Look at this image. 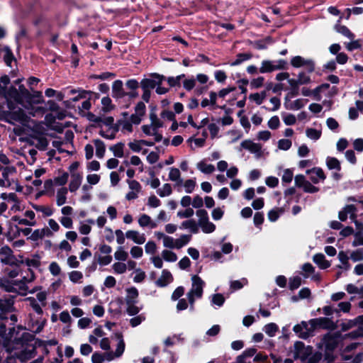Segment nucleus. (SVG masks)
<instances>
[{
	"label": "nucleus",
	"mask_w": 363,
	"mask_h": 363,
	"mask_svg": "<svg viewBox=\"0 0 363 363\" xmlns=\"http://www.w3.org/2000/svg\"><path fill=\"white\" fill-rule=\"evenodd\" d=\"M0 94L4 95L8 100H13L21 104H23L25 100H29L31 98L30 92L22 84L18 86V89L11 86L6 90L5 87L2 86L0 84Z\"/></svg>",
	"instance_id": "f257e3e1"
},
{
	"label": "nucleus",
	"mask_w": 363,
	"mask_h": 363,
	"mask_svg": "<svg viewBox=\"0 0 363 363\" xmlns=\"http://www.w3.org/2000/svg\"><path fill=\"white\" fill-rule=\"evenodd\" d=\"M196 214L199 218L198 226L201 227L203 233H211L216 230V225L209 221L208 213L205 209L197 210Z\"/></svg>",
	"instance_id": "f03ea898"
},
{
	"label": "nucleus",
	"mask_w": 363,
	"mask_h": 363,
	"mask_svg": "<svg viewBox=\"0 0 363 363\" xmlns=\"http://www.w3.org/2000/svg\"><path fill=\"white\" fill-rule=\"evenodd\" d=\"M292 352L294 359H300L301 361H306L312 353V347H306L302 342L297 341L294 345Z\"/></svg>",
	"instance_id": "7ed1b4c3"
},
{
	"label": "nucleus",
	"mask_w": 363,
	"mask_h": 363,
	"mask_svg": "<svg viewBox=\"0 0 363 363\" xmlns=\"http://www.w3.org/2000/svg\"><path fill=\"white\" fill-rule=\"evenodd\" d=\"M294 332L301 338L306 339L310 337L314 331L313 325L309 322L302 321L294 327Z\"/></svg>",
	"instance_id": "20e7f679"
},
{
	"label": "nucleus",
	"mask_w": 363,
	"mask_h": 363,
	"mask_svg": "<svg viewBox=\"0 0 363 363\" xmlns=\"http://www.w3.org/2000/svg\"><path fill=\"white\" fill-rule=\"evenodd\" d=\"M357 209L354 205H346L342 211L338 213V218L341 221H345L347 218V215H350V218L352 220L354 221L357 225H363V224L359 223L357 221Z\"/></svg>",
	"instance_id": "39448f33"
},
{
	"label": "nucleus",
	"mask_w": 363,
	"mask_h": 363,
	"mask_svg": "<svg viewBox=\"0 0 363 363\" xmlns=\"http://www.w3.org/2000/svg\"><path fill=\"white\" fill-rule=\"evenodd\" d=\"M286 64V62L283 60L278 61L277 64H274L273 62L269 60H264L262 61L261 67L259 68V72L268 73L277 69H284Z\"/></svg>",
	"instance_id": "423d86ee"
},
{
	"label": "nucleus",
	"mask_w": 363,
	"mask_h": 363,
	"mask_svg": "<svg viewBox=\"0 0 363 363\" xmlns=\"http://www.w3.org/2000/svg\"><path fill=\"white\" fill-rule=\"evenodd\" d=\"M153 79H143L140 82V86L143 89L151 90L154 89L157 85H160L164 77L158 74H152Z\"/></svg>",
	"instance_id": "0eeeda50"
},
{
	"label": "nucleus",
	"mask_w": 363,
	"mask_h": 363,
	"mask_svg": "<svg viewBox=\"0 0 363 363\" xmlns=\"http://www.w3.org/2000/svg\"><path fill=\"white\" fill-rule=\"evenodd\" d=\"M0 261L4 264H15L16 258L13 255V251L9 246H4L0 249Z\"/></svg>",
	"instance_id": "6e6552de"
},
{
	"label": "nucleus",
	"mask_w": 363,
	"mask_h": 363,
	"mask_svg": "<svg viewBox=\"0 0 363 363\" xmlns=\"http://www.w3.org/2000/svg\"><path fill=\"white\" fill-rule=\"evenodd\" d=\"M309 324L313 325L314 330L316 328L324 329H333L335 328L333 322L328 318H314L309 320Z\"/></svg>",
	"instance_id": "1a4fd4ad"
},
{
	"label": "nucleus",
	"mask_w": 363,
	"mask_h": 363,
	"mask_svg": "<svg viewBox=\"0 0 363 363\" xmlns=\"http://www.w3.org/2000/svg\"><path fill=\"white\" fill-rule=\"evenodd\" d=\"M28 117L25 113L24 111L21 108L13 111L8 115V121L11 123L18 122L24 124L26 122H28Z\"/></svg>",
	"instance_id": "9d476101"
},
{
	"label": "nucleus",
	"mask_w": 363,
	"mask_h": 363,
	"mask_svg": "<svg viewBox=\"0 0 363 363\" xmlns=\"http://www.w3.org/2000/svg\"><path fill=\"white\" fill-rule=\"evenodd\" d=\"M240 146L243 149L256 155L257 157L262 155V145L259 143H254L250 140H245L241 143Z\"/></svg>",
	"instance_id": "9b49d317"
},
{
	"label": "nucleus",
	"mask_w": 363,
	"mask_h": 363,
	"mask_svg": "<svg viewBox=\"0 0 363 363\" xmlns=\"http://www.w3.org/2000/svg\"><path fill=\"white\" fill-rule=\"evenodd\" d=\"M291 64L294 67L306 66L309 72L314 70L313 62L311 60H306L301 56H296L291 59Z\"/></svg>",
	"instance_id": "f8f14e48"
},
{
	"label": "nucleus",
	"mask_w": 363,
	"mask_h": 363,
	"mask_svg": "<svg viewBox=\"0 0 363 363\" xmlns=\"http://www.w3.org/2000/svg\"><path fill=\"white\" fill-rule=\"evenodd\" d=\"M192 282V288L190 290L189 293L191 294L195 295L196 297L197 298L201 297L203 294V286L204 282L199 277L196 275L193 276Z\"/></svg>",
	"instance_id": "ddd939ff"
},
{
	"label": "nucleus",
	"mask_w": 363,
	"mask_h": 363,
	"mask_svg": "<svg viewBox=\"0 0 363 363\" xmlns=\"http://www.w3.org/2000/svg\"><path fill=\"white\" fill-rule=\"evenodd\" d=\"M310 175V179L314 183L318 184L320 181H324L326 178L323 170L319 167H313L306 171Z\"/></svg>",
	"instance_id": "4468645a"
},
{
	"label": "nucleus",
	"mask_w": 363,
	"mask_h": 363,
	"mask_svg": "<svg viewBox=\"0 0 363 363\" xmlns=\"http://www.w3.org/2000/svg\"><path fill=\"white\" fill-rule=\"evenodd\" d=\"M27 128L32 132L30 135H35L38 136L43 135L46 131L44 123L43 122H37L35 121H28Z\"/></svg>",
	"instance_id": "2eb2a0df"
},
{
	"label": "nucleus",
	"mask_w": 363,
	"mask_h": 363,
	"mask_svg": "<svg viewBox=\"0 0 363 363\" xmlns=\"http://www.w3.org/2000/svg\"><path fill=\"white\" fill-rule=\"evenodd\" d=\"M32 140L30 144L40 150H45L48 145V140L42 135H30Z\"/></svg>",
	"instance_id": "dca6fc26"
},
{
	"label": "nucleus",
	"mask_w": 363,
	"mask_h": 363,
	"mask_svg": "<svg viewBox=\"0 0 363 363\" xmlns=\"http://www.w3.org/2000/svg\"><path fill=\"white\" fill-rule=\"evenodd\" d=\"M125 237L128 239L132 240L135 243L138 245L143 244L145 240V236L144 234H140L138 231L136 230H128L125 233Z\"/></svg>",
	"instance_id": "f3484780"
},
{
	"label": "nucleus",
	"mask_w": 363,
	"mask_h": 363,
	"mask_svg": "<svg viewBox=\"0 0 363 363\" xmlns=\"http://www.w3.org/2000/svg\"><path fill=\"white\" fill-rule=\"evenodd\" d=\"M52 232L48 228H43L41 229L35 230L30 235V239L36 241L39 239H42L44 237H51Z\"/></svg>",
	"instance_id": "a211bd4d"
},
{
	"label": "nucleus",
	"mask_w": 363,
	"mask_h": 363,
	"mask_svg": "<svg viewBox=\"0 0 363 363\" xmlns=\"http://www.w3.org/2000/svg\"><path fill=\"white\" fill-rule=\"evenodd\" d=\"M82 177L79 173H73L71 175V180L69 184V190L71 192L77 191L81 185Z\"/></svg>",
	"instance_id": "6ab92c4d"
},
{
	"label": "nucleus",
	"mask_w": 363,
	"mask_h": 363,
	"mask_svg": "<svg viewBox=\"0 0 363 363\" xmlns=\"http://www.w3.org/2000/svg\"><path fill=\"white\" fill-rule=\"evenodd\" d=\"M173 279L172 274L164 269L162 271L160 277L157 280L156 284L158 286L164 287L166 286L169 283H170Z\"/></svg>",
	"instance_id": "aec40b11"
},
{
	"label": "nucleus",
	"mask_w": 363,
	"mask_h": 363,
	"mask_svg": "<svg viewBox=\"0 0 363 363\" xmlns=\"http://www.w3.org/2000/svg\"><path fill=\"white\" fill-rule=\"evenodd\" d=\"M138 224L142 228L150 227V228H155L157 227V223L147 214L140 216L138 218Z\"/></svg>",
	"instance_id": "412c9836"
},
{
	"label": "nucleus",
	"mask_w": 363,
	"mask_h": 363,
	"mask_svg": "<svg viewBox=\"0 0 363 363\" xmlns=\"http://www.w3.org/2000/svg\"><path fill=\"white\" fill-rule=\"evenodd\" d=\"M113 96L116 98H122L125 96L123 89V82L121 80H116L112 86Z\"/></svg>",
	"instance_id": "4be33fe9"
},
{
	"label": "nucleus",
	"mask_w": 363,
	"mask_h": 363,
	"mask_svg": "<svg viewBox=\"0 0 363 363\" xmlns=\"http://www.w3.org/2000/svg\"><path fill=\"white\" fill-rule=\"evenodd\" d=\"M143 132L147 135H153L156 142H160L162 139V135L155 130L151 125H144L141 127Z\"/></svg>",
	"instance_id": "5701e85b"
},
{
	"label": "nucleus",
	"mask_w": 363,
	"mask_h": 363,
	"mask_svg": "<svg viewBox=\"0 0 363 363\" xmlns=\"http://www.w3.org/2000/svg\"><path fill=\"white\" fill-rule=\"evenodd\" d=\"M68 189L66 187H61L57 191L56 204L58 206L64 205L67 202Z\"/></svg>",
	"instance_id": "b1692460"
},
{
	"label": "nucleus",
	"mask_w": 363,
	"mask_h": 363,
	"mask_svg": "<svg viewBox=\"0 0 363 363\" xmlns=\"http://www.w3.org/2000/svg\"><path fill=\"white\" fill-rule=\"evenodd\" d=\"M341 19L342 16H340L338 23L335 26V30L347 38L349 40H353L354 38V34L349 30L347 27L339 23Z\"/></svg>",
	"instance_id": "393cba45"
},
{
	"label": "nucleus",
	"mask_w": 363,
	"mask_h": 363,
	"mask_svg": "<svg viewBox=\"0 0 363 363\" xmlns=\"http://www.w3.org/2000/svg\"><path fill=\"white\" fill-rule=\"evenodd\" d=\"M0 311L3 312L13 311V299L11 297L0 298Z\"/></svg>",
	"instance_id": "a878e982"
},
{
	"label": "nucleus",
	"mask_w": 363,
	"mask_h": 363,
	"mask_svg": "<svg viewBox=\"0 0 363 363\" xmlns=\"http://www.w3.org/2000/svg\"><path fill=\"white\" fill-rule=\"evenodd\" d=\"M127 295L125 296V303H137L138 297V291L135 287H130L126 289Z\"/></svg>",
	"instance_id": "bb28decb"
},
{
	"label": "nucleus",
	"mask_w": 363,
	"mask_h": 363,
	"mask_svg": "<svg viewBox=\"0 0 363 363\" xmlns=\"http://www.w3.org/2000/svg\"><path fill=\"white\" fill-rule=\"evenodd\" d=\"M313 260L321 269H327L330 266V262L325 259L324 255L321 253L315 255Z\"/></svg>",
	"instance_id": "cd10ccee"
},
{
	"label": "nucleus",
	"mask_w": 363,
	"mask_h": 363,
	"mask_svg": "<svg viewBox=\"0 0 363 363\" xmlns=\"http://www.w3.org/2000/svg\"><path fill=\"white\" fill-rule=\"evenodd\" d=\"M93 143L96 147V155L99 158H103L106 152V146L104 143L99 139L94 140Z\"/></svg>",
	"instance_id": "c85d7f7f"
},
{
	"label": "nucleus",
	"mask_w": 363,
	"mask_h": 363,
	"mask_svg": "<svg viewBox=\"0 0 363 363\" xmlns=\"http://www.w3.org/2000/svg\"><path fill=\"white\" fill-rule=\"evenodd\" d=\"M115 335L116 337L118 339V342L117 345V348L114 353L116 357H119L123 354L125 350V342L123 338V335L121 333H116Z\"/></svg>",
	"instance_id": "c756f323"
},
{
	"label": "nucleus",
	"mask_w": 363,
	"mask_h": 363,
	"mask_svg": "<svg viewBox=\"0 0 363 363\" xmlns=\"http://www.w3.org/2000/svg\"><path fill=\"white\" fill-rule=\"evenodd\" d=\"M124 147L123 143H118L109 147V150L113 152V155L116 157L121 158L124 156Z\"/></svg>",
	"instance_id": "7c9ffc66"
},
{
	"label": "nucleus",
	"mask_w": 363,
	"mask_h": 363,
	"mask_svg": "<svg viewBox=\"0 0 363 363\" xmlns=\"http://www.w3.org/2000/svg\"><path fill=\"white\" fill-rule=\"evenodd\" d=\"M114 127H118V130L121 129L122 131H127L128 133H131L133 131L132 123L126 119L118 121L114 125Z\"/></svg>",
	"instance_id": "2f4dec72"
},
{
	"label": "nucleus",
	"mask_w": 363,
	"mask_h": 363,
	"mask_svg": "<svg viewBox=\"0 0 363 363\" xmlns=\"http://www.w3.org/2000/svg\"><path fill=\"white\" fill-rule=\"evenodd\" d=\"M181 228L189 229L193 233H197L199 231L198 224L194 219L184 221L181 225Z\"/></svg>",
	"instance_id": "473e14b6"
},
{
	"label": "nucleus",
	"mask_w": 363,
	"mask_h": 363,
	"mask_svg": "<svg viewBox=\"0 0 363 363\" xmlns=\"http://www.w3.org/2000/svg\"><path fill=\"white\" fill-rule=\"evenodd\" d=\"M196 167L204 174H211L215 170V167L213 164H207L205 161L198 162Z\"/></svg>",
	"instance_id": "72a5a7b5"
},
{
	"label": "nucleus",
	"mask_w": 363,
	"mask_h": 363,
	"mask_svg": "<svg viewBox=\"0 0 363 363\" xmlns=\"http://www.w3.org/2000/svg\"><path fill=\"white\" fill-rule=\"evenodd\" d=\"M169 179L172 182H177V185H181L183 182L181 178V173L177 168H171L169 174Z\"/></svg>",
	"instance_id": "f704fd0d"
},
{
	"label": "nucleus",
	"mask_w": 363,
	"mask_h": 363,
	"mask_svg": "<svg viewBox=\"0 0 363 363\" xmlns=\"http://www.w3.org/2000/svg\"><path fill=\"white\" fill-rule=\"evenodd\" d=\"M26 301L28 302L29 306L36 313H38V315L43 314V306H41V303H38L36 298L33 297H28L27 298Z\"/></svg>",
	"instance_id": "c9c22d12"
},
{
	"label": "nucleus",
	"mask_w": 363,
	"mask_h": 363,
	"mask_svg": "<svg viewBox=\"0 0 363 363\" xmlns=\"http://www.w3.org/2000/svg\"><path fill=\"white\" fill-rule=\"evenodd\" d=\"M33 208L37 212H40L45 217H48L52 215L53 209L49 206L44 205H34Z\"/></svg>",
	"instance_id": "e433bc0d"
},
{
	"label": "nucleus",
	"mask_w": 363,
	"mask_h": 363,
	"mask_svg": "<svg viewBox=\"0 0 363 363\" xmlns=\"http://www.w3.org/2000/svg\"><path fill=\"white\" fill-rule=\"evenodd\" d=\"M326 165L330 169H336L338 171L341 169L340 162L335 157H328L326 159Z\"/></svg>",
	"instance_id": "4c0bfd02"
},
{
	"label": "nucleus",
	"mask_w": 363,
	"mask_h": 363,
	"mask_svg": "<svg viewBox=\"0 0 363 363\" xmlns=\"http://www.w3.org/2000/svg\"><path fill=\"white\" fill-rule=\"evenodd\" d=\"M150 119L151 121L150 125L155 130H157L158 128L162 127L163 123L158 118L155 113L151 112L150 113Z\"/></svg>",
	"instance_id": "58836bf2"
},
{
	"label": "nucleus",
	"mask_w": 363,
	"mask_h": 363,
	"mask_svg": "<svg viewBox=\"0 0 363 363\" xmlns=\"http://www.w3.org/2000/svg\"><path fill=\"white\" fill-rule=\"evenodd\" d=\"M284 210L283 208H276L274 209L271 210L268 213V218L270 221L274 222L276 221L279 216L284 213Z\"/></svg>",
	"instance_id": "ea45409f"
},
{
	"label": "nucleus",
	"mask_w": 363,
	"mask_h": 363,
	"mask_svg": "<svg viewBox=\"0 0 363 363\" xmlns=\"http://www.w3.org/2000/svg\"><path fill=\"white\" fill-rule=\"evenodd\" d=\"M112 269H113L114 273L118 274H124L127 271L126 264L123 263L122 262H115L112 265Z\"/></svg>",
	"instance_id": "a19ab883"
},
{
	"label": "nucleus",
	"mask_w": 363,
	"mask_h": 363,
	"mask_svg": "<svg viewBox=\"0 0 363 363\" xmlns=\"http://www.w3.org/2000/svg\"><path fill=\"white\" fill-rule=\"evenodd\" d=\"M191 236L190 235H182L179 238L175 240L176 248L180 249L186 245L190 240Z\"/></svg>",
	"instance_id": "79ce46f5"
},
{
	"label": "nucleus",
	"mask_w": 363,
	"mask_h": 363,
	"mask_svg": "<svg viewBox=\"0 0 363 363\" xmlns=\"http://www.w3.org/2000/svg\"><path fill=\"white\" fill-rule=\"evenodd\" d=\"M236 57V60L231 63V66H237L242 62L250 60L252 55L251 53H239Z\"/></svg>",
	"instance_id": "37998d69"
},
{
	"label": "nucleus",
	"mask_w": 363,
	"mask_h": 363,
	"mask_svg": "<svg viewBox=\"0 0 363 363\" xmlns=\"http://www.w3.org/2000/svg\"><path fill=\"white\" fill-rule=\"evenodd\" d=\"M69 178V174L67 172H64L62 175L56 177L52 180L54 184L63 187L67 184Z\"/></svg>",
	"instance_id": "c03bdc74"
},
{
	"label": "nucleus",
	"mask_w": 363,
	"mask_h": 363,
	"mask_svg": "<svg viewBox=\"0 0 363 363\" xmlns=\"http://www.w3.org/2000/svg\"><path fill=\"white\" fill-rule=\"evenodd\" d=\"M35 348H32L31 350H24L18 356V359L21 362H26L28 359H30L34 357Z\"/></svg>",
	"instance_id": "a18cd8bd"
},
{
	"label": "nucleus",
	"mask_w": 363,
	"mask_h": 363,
	"mask_svg": "<svg viewBox=\"0 0 363 363\" xmlns=\"http://www.w3.org/2000/svg\"><path fill=\"white\" fill-rule=\"evenodd\" d=\"M114 257L118 261H125L128 257V254L122 247H119L114 253Z\"/></svg>",
	"instance_id": "49530a36"
},
{
	"label": "nucleus",
	"mask_w": 363,
	"mask_h": 363,
	"mask_svg": "<svg viewBox=\"0 0 363 363\" xmlns=\"http://www.w3.org/2000/svg\"><path fill=\"white\" fill-rule=\"evenodd\" d=\"M162 258L167 262H175L177 260V255L170 250H164L162 252Z\"/></svg>",
	"instance_id": "de8ad7c7"
},
{
	"label": "nucleus",
	"mask_w": 363,
	"mask_h": 363,
	"mask_svg": "<svg viewBox=\"0 0 363 363\" xmlns=\"http://www.w3.org/2000/svg\"><path fill=\"white\" fill-rule=\"evenodd\" d=\"M279 328L275 323H269L264 328V331L269 336L274 337L276 333L278 331Z\"/></svg>",
	"instance_id": "09e8293b"
},
{
	"label": "nucleus",
	"mask_w": 363,
	"mask_h": 363,
	"mask_svg": "<svg viewBox=\"0 0 363 363\" xmlns=\"http://www.w3.org/2000/svg\"><path fill=\"white\" fill-rule=\"evenodd\" d=\"M127 308L126 311L129 315H135L140 312V308L138 307L135 304L137 303H125Z\"/></svg>",
	"instance_id": "8fccbe9b"
},
{
	"label": "nucleus",
	"mask_w": 363,
	"mask_h": 363,
	"mask_svg": "<svg viewBox=\"0 0 363 363\" xmlns=\"http://www.w3.org/2000/svg\"><path fill=\"white\" fill-rule=\"evenodd\" d=\"M306 134L308 138L316 140L320 138L321 135V131L314 128H308L306 130Z\"/></svg>",
	"instance_id": "3c124183"
},
{
	"label": "nucleus",
	"mask_w": 363,
	"mask_h": 363,
	"mask_svg": "<svg viewBox=\"0 0 363 363\" xmlns=\"http://www.w3.org/2000/svg\"><path fill=\"white\" fill-rule=\"evenodd\" d=\"M157 194L161 197H164L172 194V186L169 184H164L161 189L157 190Z\"/></svg>",
	"instance_id": "603ef678"
},
{
	"label": "nucleus",
	"mask_w": 363,
	"mask_h": 363,
	"mask_svg": "<svg viewBox=\"0 0 363 363\" xmlns=\"http://www.w3.org/2000/svg\"><path fill=\"white\" fill-rule=\"evenodd\" d=\"M301 284V278L300 277H294L289 279V286L291 290L298 288Z\"/></svg>",
	"instance_id": "864d4df0"
},
{
	"label": "nucleus",
	"mask_w": 363,
	"mask_h": 363,
	"mask_svg": "<svg viewBox=\"0 0 363 363\" xmlns=\"http://www.w3.org/2000/svg\"><path fill=\"white\" fill-rule=\"evenodd\" d=\"M118 131V127H112V131L110 133H106L103 130L99 131V135L108 140H113L116 137V132Z\"/></svg>",
	"instance_id": "5fc2aeb1"
},
{
	"label": "nucleus",
	"mask_w": 363,
	"mask_h": 363,
	"mask_svg": "<svg viewBox=\"0 0 363 363\" xmlns=\"http://www.w3.org/2000/svg\"><path fill=\"white\" fill-rule=\"evenodd\" d=\"M145 252L150 255H154L157 252V245L153 241H148L145 246Z\"/></svg>",
	"instance_id": "6e6d98bb"
},
{
	"label": "nucleus",
	"mask_w": 363,
	"mask_h": 363,
	"mask_svg": "<svg viewBox=\"0 0 363 363\" xmlns=\"http://www.w3.org/2000/svg\"><path fill=\"white\" fill-rule=\"evenodd\" d=\"M129 189L130 191H135L137 193H140L141 191V185L136 180H128L127 181Z\"/></svg>",
	"instance_id": "4d7b16f0"
},
{
	"label": "nucleus",
	"mask_w": 363,
	"mask_h": 363,
	"mask_svg": "<svg viewBox=\"0 0 363 363\" xmlns=\"http://www.w3.org/2000/svg\"><path fill=\"white\" fill-rule=\"evenodd\" d=\"M194 213V211L191 208H187L184 211H178L177 216L180 218H191Z\"/></svg>",
	"instance_id": "13d9d810"
},
{
	"label": "nucleus",
	"mask_w": 363,
	"mask_h": 363,
	"mask_svg": "<svg viewBox=\"0 0 363 363\" xmlns=\"http://www.w3.org/2000/svg\"><path fill=\"white\" fill-rule=\"evenodd\" d=\"M87 118L89 121L95 123V125H94V126L101 127V122L102 121L101 116H98L94 115L92 113H89L87 114Z\"/></svg>",
	"instance_id": "bf43d9fd"
},
{
	"label": "nucleus",
	"mask_w": 363,
	"mask_h": 363,
	"mask_svg": "<svg viewBox=\"0 0 363 363\" xmlns=\"http://www.w3.org/2000/svg\"><path fill=\"white\" fill-rule=\"evenodd\" d=\"M130 252L131 256L135 259L140 258L143 255V249L138 246L131 247Z\"/></svg>",
	"instance_id": "052dcab7"
},
{
	"label": "nucleus",
	"mask_w": 363,
	"mask_h": 363,
	"mask_svg": "<svg viewBox=\"0 0 363 363\" xmlns=\"http://www.w3.org/2000/svg\"><path fill=\"white\" fill-rule=\"evenodd\" d=\"M348 337L355 339L357 337H363V326H358V328L346 335Z\"/></svg>",
	"instance_id": "680f3d73"
},
{
	"label": "nucleus",
	"mask_w": 363,
	"mask_h": 363,
	"mask_svg": "<svg viewBox=\"0 0 363 363\" xmlns=\"http://www.w3.org/2000/svg\"><path fill=\"white\" fill-rule=\"evenodd\" d=\"M268 126L270 129H277L280 125V121L278 116H274L272 117L268 121Z\"/></svg>",
	"instance_id": "e2e57ef3"
},
{
	"label": "nucleus",
	"mask_w": 363,
	"mask_h": 363,
	"mask_svg": "<svg viewBox=\"0 0 363 363\" xmlns=\"http://www.w3.org/2000/svg\"><path fill=\"white\" fill-rule=\"evenodd\" d=\"M291 141L288 139H281L278 141V147L280 150H288L291 147Z\"/></svg>",
	"instance_id": "0e129e2a"
},
{
	"label": "nucleus",
	"mask_w": 363,
	"mask_h": 363,
	"mask_svg": "<svg viewBox=\"0 0 363 363\" xmlns=\"http://www.w3.org/2000/svg\"><path fill=\"white\" fill-rule=\"evenodd\" d=\"M49 270L53 276H58L61 273V268L55 262L50 263Z\"/></svg>",
	"instance_id": "69168bd1"
},
{
	"label": "nucleus",
	"mask_w": 363,
	"mask_h": 363,
	"mask_svg": "<svg viewBox=\"0 0 363 363\" xmlns=\"http://www.w3.org/2000/svg\"><path fill=\"white\" fill-rule=\"evenodd\" d=\"M225 302V298L221 294H216L212 297V303L218 306H221Z\"/></svg>",
	"instance_id": "338daca9"
},
{
	"label": "nucleus",
	"mask_w": 363,
	"mask_h": 363,
	"mask_svg": "<svg viewBox=\"0 0 363 363\" xmlns=\"http://www.w3.org/2000/svg\"><path fill=\"white\" fill-rule=\"evenodd\" d=\"M350 258L354 262L363 260V252L362 250H357L350 255Z\"/></svg>",
	"instance_id": "774afa93"
}]
</instances>
